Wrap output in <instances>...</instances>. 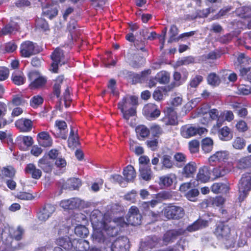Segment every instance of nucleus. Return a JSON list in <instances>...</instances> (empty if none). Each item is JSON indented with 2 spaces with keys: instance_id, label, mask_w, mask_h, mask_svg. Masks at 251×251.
<instances>
[{
  "instance_id": "nucleus-1",
  "label": "nucleus",
  "mask_w": 251,
  "mask_h": 251,
  "mask_svg": "<svg viewBox=\"0 0 251 251\" xmlns=\"http://www.w3.org/2000/svg\"><path fill=\"white\" fill-rule=\"evenodd\" d=\"M142 216L139 213L137 207H130L126 217V221L122 218H114L112 220L107 215L104 216L99 210L93 211L90 215V220L93 228L92 237L98 242H103L105 235L114 236L117 235L121 227L128 225H139L141 223Z\"/></svg>"
},
{
  "instance_id": "nucleus-2",
  "label": "nucleus",
  "mask_w": 251,
  "mask_h": 251,
  "mask_svg": "<svg viewBox=\"0 0 251 251\" xmlns=\"http://www.w3.org/2000/svg\"><path fill=\"white\" fill-rule=\"evenodd\" d=\"M233 232L231 231L229 226L225 223H219L215 230V235L226 247L231 246L234 243L235 238L232 234Z\"/></svg>"
},
{
  "instance_id": "nucleus-3",
  "label": "nucleus",
  "mask_w": 251,
  "mask_h": 251,
  "mask_svg": "<svg viewBox=\"0 0 251 251\" xmlns=\"http://www.w3.org/2000/svg\"><path fill=\"white\" fill-rule=\"evenodd\" d=\"M220 113L218 110L216 109H212L209 110L207 113L203 114L202 119L201 120V122L202 124L205 125L208 123L210 119L217 120V122L215 125H214L212 128V131H216L219 130V128L222 126L223 124V120L221 119V116L219 114Z\"/></svg>"
},
{
  "instance_id": "nucleus-4",
  "label": "nucleus",
  "mask_w": 251,
  "mask_h": 251,
  "mask_svg": "<svg viewBox=\"0 0 251 251\" xmlns=\"http://www.w3.org/2000/svg\"><path fill=\"white\" fill-rule=\"evenodd\" d=\"M52 62L50 70L54 73H57L59 66L64 64L67 61L63 50L59 48H56L51 55Z\"/></svg>"
},
{
  "instance_id": "nucleus-5",
  "label": "nucleus",
  "mask_w": 251,
  "mask_h": 251,
  "mask_svg": "<svg viewBox=\"0 0 251 251\" xmlns=\"http://www.w3.org/2000/svg\"><path fill=\"white\" fill-rule=\"evenodd\" d=\"M239 199L243 201L251 190V175L246 174L243 176L239 183Z\"/></svg>"
},
{
  "instance_id": "nucleus-6",
  "label": "nucleus",
  "mask_w": 251,
  "mask_h": 251,
  "mask_svg": "<svg viewBox=\"0 0 251 251\" xmlns=\"http://www.w3.org/2000/svg\"><path fill=\"white\" fill-rule=\"evenodd\" d=\"M207 132L205 128L185 125L181 127L180 134L185 138H189L197 134L201 135Z\"/></svg>"
},
{
  "instance_id": "nucleus-7",
  "label": "nucleus",
  "mask_w": 251,
  "mask_h": 251,
  "mask_svg": "<svg viewBox=\"0 0 251 251\" xmlns=\"http://www.w3.org/2000/svg\"><path fill=\"white\" fill-rule=\"evenodd\" d=\"M165 216L167 219H178L182 218L184 215L183 209L179 206H170L163 209Z\"/></svg>"
},
{
  "instance_id": "nucleus-8",
  "label": "nucleus",
  "mask_w": 251,
  "mask_h": 251,
  "mask_svg": "<svg viewBox=\"0 0 251 251\" xmlns=\"http://www.w3.org/2000/svg\"><path fill=\"white\" fill-rule=\"evenodd\" d=\"M50 132L56 137L66 139L67 137V125L66 122L62 120L55 121L54 128Z\"/></svg>"
},
{
  "instance_id": "nucleus-9",
  "label": "nucleus",
  "mask_w": 251,
  "mask_h": 251,
  "mask_svg": "<svg viewBox=\"0 0 251 251\" xmlns=\"http://www.w3.org/2000/svg\"><path fill=\"white\" fill-rule=\"evenodd\" d=\"M38 52L35 44L31 41H26L23 43L20 47L21 55L24 57H29Z\"/></svg>"
},
{
  "instance_id": "nucleus-10",
  "label": "nucleus",
  "mask_w": 251,
  "mask_h": 251,
  "mask_svg": "<svg viewBox=\"0 0 251 251\" xmlns=\"http://www.w3.org/2000/svg\"><path fill=\"white\" fill-rule=\"evenodd\" d=\"M56 244L58 247L54 248V251H72L73 247L71 241L68 237H60L56 241Z\"/></svg>"
},
{
  "instance_id": "nucleus-11",
  "label": "nucleus",
  "mask_w": 251,
  "mask_h": 251,
  "mask_svg": "<svg viewBox=\"0 0 251 251\" xmlns=\"http://www.w3.org/2000/svg\"><path fill=\"white\" fill-rule=\"evenodd\" d=\"M143 113L147 119L150 120L157 118L160 114V112L157 109V106L152 103L145 105L143 109Z\"/></svg>"
},
{
  "instance_id": "nucleus-12",
  "label": "nucleus",
  "mask_w": 251,
  "mask_h": 251,
  "mask_svg": "<svg viewBox=\"0 0 251 251\" xmlns=\"http://www.w3.org/2000/svg\"><path fill=\"white\" fill-rule=\"evenodd\" d=\"M55 210L54 206L50 204H46L38 213V218L42 222H45L52 215Z\"/></svg>"
},
{
  "instance_id": "nucleus-13",
  "label": "nucleus",
  "mask_w": 251,
  "mask_h": 251,
  "mask_svg": "<svg viewBox=\"0 0 251 251\" xmlns=\"http://www.w3.org/2000/svg\"><path fill=\"white\" fill-rule=\"evenodd\" d=\"M128 243L126 237L119 238L112 244L111 251H128Z\"/></svg>"
},
{
  "instance_id": "nucleus-14",
  "label": "nucleus",
  "mask_w": 251,
  "mask_h": 251,
  "mask_svg": "<svg viewBox=\"0 0 251 251\" xmlns=\"http://www.w3.org/2000/svg\"><path fill=\"white\" fill-rule=\"evenodd\" d=\"M28 78L32 81L30 86L32 89L38 88L43 86L46 80L43 77H38V74L36 72H31L28 74Z\"/></svg>"
},
{
  "instance_id": "nucleus-15",
  "label": "nucleus",
  "mask_w": 251,
  "mask_h": 251,
  "mask_svg": "<svg viewBox=\"0 0 251 251\" xmlns=\"http://www.w3.org/2000/svg\"><path fill=\"white\" fill-rule=\"evenodd\" d=\"M137 104V99L135 96L124 98L122 101L118 103V108L121 111L129 109L131 107H135Z\"/></svg>"
},
{
  "instance_id": "nucleus-16",
  "label": "nucleus",
  "mask_w": 251,
  "mask_h": 251,
  "mask_svg": "<svg viewBox=\"0 0 251 251\" xmlns=\"http://www.w3.org/2000/svg\"><path fill=\"white\" fill-rule=\"evenodd\" d=\"M81 201L78 198L64 200L60 201V206L64 209H73L79 208Z\"/></svg>"
},
{
  "instance_id": "nucleus-17",
  "label": "nucleus",
  "mask_w": 251,
  "mask_h": 251,
  "mask_svg": "<svg viewBox=\"0 0 251 251\" xmlns=\"http://www.w3.org/2000/svg\"><path fill=\"white\" fill-rule=\"evenodd\" d=\"M37 140L39 145L44 147H50L52 144V139L47 131L40 132L37 135Z\"/></svg>"
},
{
  "instance_id": "nucleus-18",
  "label": "nucleus",
  "mask_w": 251,
  "mask_h": 251,
  "mask_svg": "<svg viewBox=\"0 0 251 251\" xmlns=\"http://www.w3.org/2000/svg\"><path fill=\"white\" fill-rule=\"evenodd\" d=\"M158 244V239L156 237H149L146 241L141 243L139 251H147L149 248L157 247Z\"/></svg>"
},
{
  "instance_id": "nucleus-19",
  "label": "nucleus",
  "mask_w": 251,
  "mask_h": 251,
  "mask_svg": "<svg viewBox=\"0 0 251 251\" xmlns=\"http://www.w3.org/2000/svg\"><path fill=\"white\" fill-rule=\"evenodd\" d=\"M16 126L22 132H28L31 130L32 122L28 119H20L15 122Z\"/></svg>"
},
{
  "instance_id": "nucleus-20",
  "label": "nucleus",
  "mask_w": 251,
  "mask_h": 251,
  "mask_svg": "<svg viewBox=\"0 0 251 251\" xmlns=\"http://www.w3.org/2000/svg\"><path fill=\"white\" fill-rule=\"evenodd\" d=\"M210 170L206 166H203L199 169L197 175V180L201 182L205 183L210 179Z\"/></svg>"
},
{
  "instance_id": "nucleus-21",
  "label": "nucleus",
  "mask_w": 251,
  "mask_h": 251,
  "mask_svg": "<svg viewBox=\"0 0 251 251\" xmlns=\"http://www.w3.org/2000/svg\"><path fill=\"white\" fill-rule=\"evenodd\" d=\"M167 113L162 119L163 122L166 125H175L177 122L176 112L172 108H169L167 109Z\"/></svg>"
},
{
  "instance_id": "nucleus-22",
  "label": "nucleus",
  "mask_w": 251,
  "mask_h": 251,
  "mask_svg": "<svg viewBox=\"0 0 251 251\" xmlns=\"http://www.w3.org/2000/svg\"><path fill=\"white\" fill-rule=\"evenodd\" d=\"M123 113V118L126 120V122L131 126H134L136 125L135 119L131 120L129 122L130 117H134L136 114V108L135 107H131L129 109L121 111Z\"/></svg>"
},
{
  "instance_id": "nucleus-23",
  "label": "nucleus",
  "mask_w": 251,
  "mask_h": 251,
  "mask_svg": "<svg viewBox=\"0 0 251 251\" xmlns=\"http://www.w3.org/2000/svg\"><path fill=\"white\" fill-rule=\"evenodd\" d=\"M229 157V154L227 151H219L211 155L209 158V162L216 161H226Z\"/></svg>"
},
{
  "instance_id": "nucleus-24",
  "label": "nucleus",
  "mask_w": 251,
  "mask_h": 251,
  "mask_svg": "<svg viewBox=\"0 0 251 251\" xmlns=\"http://www.w3.org/2000/svg\"><path fill=\"white\" fill-rule=\"evenodd\" d=\"M184 232L181 230L168 231L164 234L163 238V241L165 245L172 243L176 239V237L178 235H181Z\"/></svg>"
},
{
  "instance_id": "nucleus-25",
  "label": "nucleus",
  "mask_w": 251,
  "mask_h": 251,
  "mask_svg": "<svg viewBox=\"0 0 251 251\" xmlns=\"http://www.w3.org/2000/svg\"><path fill=\"white\" fill-rule=\"evenodd\" d=\"M7 230L10 236L17 240H19L21 239L22 236L24 233V229L21 226H18L17 229H14V228L10 227L7 229V228L5 227L3 233H2L3 237L4 236V234Z\"/></svg>"
},
{
  "instance_id": "nucleus-26",
  "label": "nucleus",
  "mask_w": 251,
  "mask_h": 251,
  "mask_svg": "<svg viewBox=\"0 0 251 251\" xmlns=\"http://www.w3.org/2000/svg\"><path fill=\"white\" fill-rule=\"evenodd\" d=\"M123 175L126 181H132L136 177V172L134 168L131 165H128L123 171Z\"/></svg>"
},
{
  "instance_id": "nucleus-27",
  "label": "nucleus",
  "mask_w": 251,
  "mask_h": 251,
  "mask_svg": "<svg viewBox=\"0 0 251 251\" xmlns=\"http://www.w3.org/2000/svg\"><path fill=\"white\" fill-rule=\"evenodd\" d=\"M25 171L27 173L30 174L32 177L35 179H39L42 175L41 171L37 169L33 164H29L27 165Z\"/></svg>"
},
{
  "instance_id": "nucleus-28",
  "label": "nucleus",
  "mask_w": 251,
  "mask_h": 251,
  "mask_svg": "<svg viewBox=\"0 0 251 251\" xmlns=\"http://www.w3.org/2000/svg\"><path fill=\"white\" fill-rule=\"evenodd\" d=\"M235 13L237 16L246 18L251 16V9L249 6H240L236 8Z\"/></svg>"
},
{
  "instance_id": "nucleus-29",
  "label": "nucleus",
  "mask_w": 251,
  "mask_h": 251,
  "mask_svg": "<svg viewBox=\"0 0 251 251\" xmlns=\"http://www.w3.org/2000/svg\"><path fill=\"white\" fill-rule=\"evenodd\" d=\"M139 171L142 178L146 181L151 180V171L149 166H140Z\"/></svg>"
},
{
  "instance_id": "nucleus-30",
  "label": "nucleus",
  "mask_w": 251,
  "mask_h": 251,
  "mask_svg": "<svg viewBox=\"0 0 251 251\" xmlns=\"http://www.w3.org/2000/svg\"><path fill=\"white\" fill-rule=\"evenodd\" d=\"M251 166V155L243 157L237 163V167L239 169H245Z\"/></svg>"
},
{
  "instance_id": "nucleus-31",
  "label": "nucleus",
  "mask_w": 251,
  "mask_h": 251,
  "mask_svg": "<svg viewBox=\"0 0 251 251\" xmlns=\"http://www.w3.org/2000/svg\"><path fill=\"white\" fill-rule=\"evenodd\" d=\"M129 65L133 68H138L145 63V59L143 57L134 55L128 60Z\"/></svg>"
},
{
  "instance_id": "nucleus-32",
  "label": "nucleus",
  "mask_w": 251,
  "mask_h": 251,
  "mask_svg": "<svg viewBox=\"0 0 251 251\" xmlns=\"http://www.w3.org/2000/svg\"><path fill=\"white\" fill-rule=\"evenodd\" d=\"M219 136L221 140L228 141L232 138V134L230 128L226 126L222 128L219 131Z\"/></svg>"
},
{
  "instance_id": "nucleus-33",
  "label": "nucleus",
  "mask_w": 251,
  "mask_h": 251,
  "mask_svg": "<svg viewBox=\"0 0 251 251\" xmlns=\"http://www.w3.org/2000/svg\"><path fill=\"white\" fill-rule=\"evenodd\" d=\"M38 165L46 172H50L51 170V164L47 156H45L40 159L38 161Z\"/></svg>"
},
{
  "instance_id": "nucleus-34",
  "label": "nucleus",
  "mask_w": 251,
  "mask_h": 251,
  "mask_svg": "<svg viewBox=\"0 0 251 251\" xmlns=\"http://www.w3.org/2000/svg\"><path fill=\"white\" fill-rule=\"evenodd\" d=\"M12 79L13 82L17 85L24 84L25 81L22 72L17 70L15 71L12 74Z\"/></svg>"
},
{
  "instance_id": "nucleus-35",
  "label": "nucleus",
  "mask_w": 251,
  "mask_h": 251,
  "mask_svg": "<svg viewBox=\"0 0 251 251\" xmlns=\"http://www.w3.org/2000/svg\"><path fill=\"white\" fill-rule=\"evenodd\" d=\"M196 165L195 163L191 162L188 163L183 169V174L186 177H190L196 170Z\"/></svg>"
},
{
  "instance_id": "nucleus-36",
  "label": "nucleus",
  "mask_w": 251,
  "mask_h": 251,
  "mask_svg": "<svg viewBox=\"0 0 251 251\" xmlns=\"http://www.w3.org/2000/svg\"><path fill=\"white\" fill-rule=\"evenodd\" d=\"M213 142L210 138H205L202 140L201 147L206 153L211 151L213 149Z\"/></svg>"
},
{
  "instance_id": "nucleus-37",
  "label": "nucleus",
  "mask_w": 251,
  "mask_h": 251,
  "mask_svg": "<svg viewBox=\"0 0 251 251\" xmlns=\"http://www.w3.org/2000/svg\"><path fill=\"white\" fill-rule=\"evenodd\" d=\"M207 222L202 220H199L187 228L188 231L193 232L206 226Z\"/></svg>"
},
{
  "instance_id": "nucleus-38",
  "label": "nucleus",
  "mask_w": 251,
  "mask_h": 251,
  "mask_svg": "<svg viewBox=\"0 0 251 251\" xmlns=\"http://www.w3.org/2000/svg\"><path fill=\"white\" fill-rule=\"evenodd\" d=\"M18 29V25L15 23L11 22L6 25L2 29V33L4 35L12 34Z\"/></svg>"
},
{
  "instance_id": "nucleus-39",
  "label": "nucleus",
  "mask_w": 251,
  "mask_h": 251,
  "mask_svg": "<svg viewBox=\"0 0 251 251\" xmlns=\"http://www.w3.org/2000/svg\"><path fill=\"white\" fill-rule=\"evenodd\" d=\"M76 226L75 229V232L76 235L79 237H85L89 233L88 229L84 226L80 224L76 223Z\"/></svg>"
},
{
  "instance_id": "nucleus-40",
  "label": "nucleus",
  "mask_w": 251,
  "mask_h": 251,
  "mask_svg": "<svg viewBox=\"0 0 251 251\" xmlns=\"http://www.w3.org/2000/svg\"><path fill=\"white\" fill-rule=\"evenodd\" d=\"M68 142L69 148L73 149L78 145V137L77 135H75L74 131L73 129L71 130Z\"/></svg>"
},
{
  "instance_id": "nucleus-41",
  "label": "nucleus",
  "mask_w": 251,
  "mask_h": 251,
  "mask_svg": "<svg viewBox=\"0 0 251 251\" xmlns=\"http://www.w3.org/2000/svg\"><path fill=\"white\" fill-rule=\"evenodd\" d=\"M156 79L160 83H166L169 81V74L165 71H161L158 73L156 76Z\"/></svg>"
},
{
  "instance_id": "nucleus-42",
  "label": "nucleus",
  "mask_w": 251,
  "mask_h": 251,
  "mask_svg": "<svg viewBox=\"0 0 251 251\" xmlns=\"http://www.w3.org/2000/svg\"><path fill=\"white\" fill-rule=\"evenodd\" d=\"M237 3H233L232 5H227L224 7L222 9L220 10L219 13L214 17V19H217L221 18V17L226 16L227 13L230 12L233 9V7H235L237 5Z\"/></svg>"
},
{
  "instance_id": "nucleus-43",
  "label": "nucleus",
  "mask_w": 251,
  "mask_h": 251,
  "mask_svg": "<svg viewBox=\"0 0 251 251\" xmlns=\"http://www.w3.org/2000/svg\"><path fill=\"white\" fill-rule=\"evenodd\" d=\"M162 168L171 169L173 167L174 163L171 160V157L168 155H164L161 159Z\"/></svg>"
},
{
  "instance_id": "nucleus-44",
  "label": "nucleus",
  "mask_w": 251,
  "mask_h": 251,
  "mask_svg": "<svg viewBox=\"0 0 251 251\" xmlns=\"http://www.w3.org/2000/svg\"><path fill=\"white\" fill-rule=\"evenodd\" d=\"M43 98L40 95L33 97L30 100V105L34 108H36L42 104Z\"/></svg>"
},
{
  "instance_id": "nucleus-45",
  "label": "nucleus",
  "mask_w": 251,
  "mask_h": 251,
  "mask_svg": "<svg viewBox=\"0 0 251 251\" xmlns=\"http://www.w3.org/2000/svg\"><path fill=\"white\" fill-rule=\"evenodd\" d=\"M43 14L47 18L51 19L56 16L57 14V10L55 8L47 7L43 8Z\"/></svg>"
},
{
  "instance_id": "nucleus-46",
  "label": "nucleus",
  "mask_w": 251,
  "mask_h": 251,
  "mask_svg": "<svg viewBox=\"0 0 251 251\" xmlns=\"http://www.w3.org/2000/svg\"><path fill=\"white\" fill-rule=\"evenodd\" d=\"M176 178L174 175H170L161 177L160 181L161 184L165 186H169L173 182L174 180Z\"/></svg>"
},
{
  "instance_id": "nucleus-47",
  "label": "nucleus",
  "mask_w": 251,
  "mask_h": 251,
  "mask_svg": "<svg viewBox=\"0 0 251 251\" xmlns=\"http://www.w3.org/2000/svg\"><path fill=\"white\" fill-rule=\"evenodd\" d=\"M64 82V77L63 76H59L56 78L55 80V83L54 84V92L55 95L58 97L60 96V84H63Z\"/></svg>"
},
{
  "instance_id": "nucleus-48",
  "label": "nucleus",
  "mask_w": 251,
  "mask_h": 251,
  "mask_svg": "<svg viewBox=\"0 0 251 251\" xmlns=\"http://www.w3.org/2000/svg\"><path fill=\"white\" fill-rule=\"evenodd\" d=\"M67 184L69 185V189H76L81 186V182L79 179L73 178L67 180Z\"/></svg>"
},
{
  "instance_id": "nucleus-49",
  "label": "nucleus",
  "mask_w": 251,
  "mask_h": 251,
  "mask_svg": "<svg viewBox=\"0 0 251 251\" xmlns=\"http://www.w3.org/2000/svg\"><path fill=\"white\" fill-rule=\"evenodd\" d=\"M207 82L210 85L216 86L219 84L220 80L216 74L211 73L207 77Z\"/></svg>"
},
{
  "instance_id": "nucleus-50",
  "label": "nucleus",
  "mask_w": 251,
  "mask_h": 251,
  "mask_svg": "<svg viewBox=\"0 0 251 251\" xmlns=\"http://www.w3.org/2000/svg\"><path fill=\"white\" fill-rule=\"evenodd\" d=\"M237 93L243 95L251 94V87L247 85H240L237 88Z\"/></svg>"
},
{
  "instance_id": "nucleus-51",
  "label": "nucleus",
  "mask_w": 251,
  "mask_h": 251,
  "mask_svg": "<svg viewBox=\"0 0 251 251\" xmlns=\"http://www.w3.org/2000/svg\"><path fill=\"white\" fill-rule=\"evenodd\" d=\"M223 189H227L226 185L223 183H215L211 186V191L215 194L222 192Z\"/></svg>"
},
{
  "instance_id": "nucleus-52",
  "label": "nucleus",
  "mask_w": 251,
  "mask_h": 251,
  "mask_svg": "<svg viewBox=\"0 0 251 251\" xmlns=\"http://www.w3.org/2000/svg\"><path fill=\"white\" fill-rule=\"evenodd\" d=\"M136 132L137 135L144 138L147 137L149 134V130L144 126H139L136 128Z\"/></svg>"
},
{
  "instance_id": "nucleus-53",
  "label": "nucleus",
  "mask_w": 251,
  "mask_h": 251,
  "mask_svg": "<svg viewBox=\"0 0 251 251\" xmlns=\"http://www.w3.org/2000/svg\"><path fill=\"white\" fill-rule=\"evenodd\" d=\"M199 194V191L197 189H193L188 191L186 194L185 196L188 200L190 201H195L196 200V198Z\"/></svg>"
},
{
  "instance_id": "nucleus-54",
  "label": "nucleus",
  "mask_w": 251,
  "mask_h": 251,
  "mask_svg": "<svg viewBox=\"0 0 251 251\" xmlns=\"http://www.w3.org/2000/svg\"><path fill=\"white\" fill-rule=\"evenodd\" d=\"M189 148L191 153H196L199 151V142L197 140H193L189 143Z\"/></svg>"
},
{
  "instance_id": "nucleus-55",
  "label": "nucleus",
  "mask_w": 251,
  "mask_h": 251,
  "mask_svg": "<svg viewBox=\"0 0 251 251\" xmlns=\"http://www.w3.org/2000/svg\"><path fill=\"white\" fill-rule=\"evenodd\" d=\"M110 180L113 182H117L122 187H125L126 184V183L125 182L123 177L119 175L111 176L110 177Z\"/></svg>"
},
{
  "instance_id": "nucleus-56",
  "label": "nucleus",
  "mask_w": 251,
  "mask_h": 251,
  "mask_svg": "<svg viewBox=\"0 0 251 251\" xmlns=\"http://www.w3.org/2000/svg\"><path fill=\"white\" fill-rule=\"evenodd\" d=\"M233 147L238 150L242 149L245 146L244 140L241 138H236L233 142Z\"/></svg>"
},
{
  "instance_id": "nucleus-57",
  "label": "nucleus",
  "mask_w": 251,
  "mask_h": 251,
  "mask_svg": "<svg viewBox=\"0 0 251 251\" xmlns=\"http://www.w3.org/2000/svg\"><path fill=\"white\" fill-rule=\"evenodd\" d=\"M240 75L244 79H247L251 82V68L241 69Z\"/></svg>"
},
{
  "instance_id": "nucleus-58",
  "label": "nucleus",
  "mask_w": 251,
  "mask_h": 251,
  "mask_svg": "<svg viewBox=\"0 0 251 251\" xmlns=\"http://www.w3.org/2000/svg\"><path fill=\"white\" fill-rule=\"evenodd\" d=\"M174 158L176 162L180 163V166H181L186 162L185 155L183 153L181 152L176 153L175 154Z\"/></svg>"
},
{
  "instance_id": "nucleus-59",
  "label": "nucleus",
  "mask_w": 251,
  "mask_h": 251,
  "mask_svg": "<svg viewBox=\"0 0 251 251\" xmlns=\"http://www.w3.org/2000/svg\"><path fill=\"white\" fill-rule=\"evenodd\" d=\"M2 171L3 175L9 177H13L15 173L14 169L11 166L3 168Z\"/></svg>"
},
{
  "instance_id": "nucleus-60",
  "label": "nucleus",
  "mask_w": 251,
  "mask_h": 251,
  "mask_svg": "<svg viewBox=\"0 0 251 251\" xmlns=\"http://www.w3.org/2000/svg\"><path fill=\"white\" fill-rule=\"evenodd\" d=\"M203 77L200 75H197L192 79L190 82V86L193 88H196L202 81Z\"/></svg>"
},
{
  "instance_id": "nucleus-61",
  "label": "nucleus",
  "mask_w": 251,
  "mask_h": 251,
  "mask_svg": "<svg viewBox=\"0 0 251 251\" xmlns=\"http://www.w3.org/2000/svg\"><path fill=\"white\" fill-rule=\"evenodd\" d=\"M8 69L4 67H0V81H3L6 79L9 76Z\"/></svg>"
},
{
  "instance_id": "nucleus-62",
  "label": "nucleus",
  "mask_w": 251,
  "mask_h": 251,
  "mask_svg": "<svg viewBox=\"0 0 251 251\" xmlns=\"http://www.w3.org/2000/svg\"><path fill=\"white\" fill-rule=\"evenodd\" d=\"M36 26L38 28H41L44 31L48 29V25L46 21L42 19H38L36 21Z\"/></svg>"
},
{
  "instance_id": "nucleus-63",
  "label": "nucleus",
  "mask_w": 251,
  "mask_h": 251,
  "mask_svg": "<svg viewBox=\"0 0 251 251\" xmlns=\"http://www.w3.org/2000/svg\"><path fill=\"white\" fill-rule=\"evenodd\" d=\"M115 85L116 81L114 79H111L109 80L108 88L110 90L111 93L114 95H117L118 93L116 90Z\"/></svg>"
},
{
  "instance_id": "nucleus-64",
  "label": "nucleus",
  "mask_w": 251,
  "mask_h": 251,
  "mask_svg": "<svg viewBox=\"0 0 251 251\" xmlns=\"http://www.w3.org/2000/svg\"><path fill=\"white\" fill-rule=\"evenodd\" d=\"M236 127L238 130L243 132L247 130L248 126L247 124L243 121H239L236 125Z\"/></svg>"
}]
</instances>
